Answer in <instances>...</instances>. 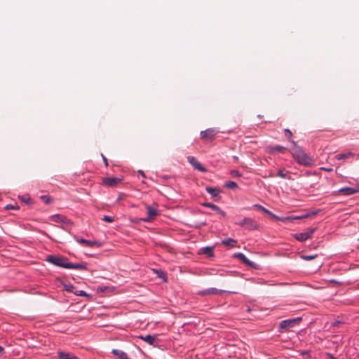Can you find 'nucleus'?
Listing matches in <instances>:
<instances>
[{"label": "nucleus", "instance_id": "nucleus-38", "mask_svg": "<svg viewBox=\"0 0 359 359\" xmlns=\"http://www.w3.org/2000/svg\"><path fill=\"white\" fill-rule=\"evenodd\" d=\"M4 352V348L0 346V354H2Z\"/></svg>", "mask_w": 359, "mask_h": 359}, {"label": "nucleus", "instance_id": "nucleus-10", "mask_svg": "<svg viewBox=\"0 0 359 359\" xmlns=\"http://www.w3.org/2000/svg\"><path fill=\"white\" fill-rule=\"evenodd\" d=\"M223 292H224V290H218L217 288L212 287V288H209V289H207V290H205L203 291H200L198 292V294H200L201 296L213 295V294H221Z\"/></svg>", "mask_w": 359, "mask_h": 359}, {"label": "nucleus", "instance_id": "nucleus-8", "mask_svg": "<svg viewBox=\"0 0 359 359\" xmlns=\"http://www.w3.org/2000/svg\"><path fill=\"white\" fill-rule=\"evenodd\" d=\"M301 320H302L301 318H297L283 320L280 324V328L287 330V329L293 327L295 324L298 323Z\"/></svg>", "mask_w": 359, "mask_h": 359}, {"label": "nucleus", "instance_id": "nucleus-21", "mask_svg": "<svg viewBox=\"0 0 359 359\" xmlns=\"http://www.w3.org/2000/svg\"><path fill=\"white\" fill-rule=\"evenodd\" d=\"M155 273L157 274L158 277L161 278L164 282H167V276L166 273L159 269V270H154Z\"/></svg>", "mask_w": 359, "mask_h": 359}, {"label": "nucleus", "instance_id": "nucleus-6", "mask_svg": "<svg viewBox=\"0 0 359 359\" xmlns=\"http://www.w3.org/2000/svg\"><path fill=\"white\" fill-rule=\"evenodd\" d=\"M217 131L213 128H209L204 131L201 132V138L206 141H212L214 138Z\"/></svg>", "mask_w": 359, "mask_h": 359}, {"label": "nucleus", "instance_id": "nucleus-34", "mask_svg": "<svg viewBox=\"0 0 359 359\" xmlns=\"http://www.w3.org/2000/svg\"><path fill=\"white\" fill-rule=\"evenodd\" d=\"M6 208L7 210H10V209H14V210H16V209H18V206H16V207H15V206H13V205H6Z\"/></svg>", "mask_w": 359, "mask_h": 359}, {"label": "nucleus", "instance_id": "nucleus-18", "mask_svg": "<svg viewBox=\"0 0 359 359\" xmlns=\"http://www.w3.org/2000/svg\"><path fill=\"white\" fill-rule=\"evenodd\" d=\"M205 189L213 198L219 197L221 193V190L217 187H207Z\"/></svg>", "mask_w": 359, "mask_h": 359}, {"label": "nucleus", "instance_id": "nucleus-11", "mask_svg": "<svg viewBox=\"0 0 359 359\" xmlns=\"http://www.w3.org/2000/svg\"><path fill=\"white\" fill-rule=\"evenodd\" d=\"M313 232V229H311L309 231H306V232L296 233L294 235V236L297 241L302 242V241H306L309 238H310Z\"/></svg>", "mask_w": 359, "mask_h": 359}, {"label": "nucleus", "instance_id": "nucleus-42", "mask_svg": "<svg viewBox=\"0 0 359 359\" xmlns=\"http://www.w3.org/2000/svg\"><path fill=\"white\" fill-rule=\"evenodd\" d=\"M358 240H359V238H358Z\"/></svg>", "mask_w": 359, "mask_h": 359}, {"label": "nucleus", "instance_id": "nucleus-36", "mask_svg": "<svg viewBox=\"0 0 359 359\" xmlns=\"http://www.w3.org/2000/svg\"><path fill=\"white\" fill-rule=\"evenodd\" d=\"M339 324H341V322L340 321H335L333 323V326L335 327V326H338Z\"/></svg>", "mask_w": 359, "mask_h": 359}, {"label": "nucleus", "instance_id": "nucleus-26", "mask_svg": "<svg viewBox=\"0 0 359 359\" xmlns=\"http://www.w3.org/2000/svg\"><path fill=\"white\" fill-rule=\"evenodd\" d=\"M41 199L46 204H48L52 201L51 198L48 196H41Z\"/></svg>", "mask_w": 359, "mask_h": 359}, {"label": "nucleus", "instance_id": "nucleus-24", "mask_svg": "<svg viewBox=\"0 0 359 359\" xmlns=\"http://www.w3.org/2000/svg\"><path fill=\"white\" fill-rule=\"evenodd\" d=\"M224 186L226 188L231 189H236L238 187L237 184L235 182H233V181H227V182H226Z\"/></svg>", "mask_w": 359, "mask_h": 359}, {"label": "nucleus", "instance_id": "nucleus-20", "mask_svg": "<svg viewBox=\"0 0 359 359\" xmlns=\"http://www.w3.org/2000/svg\"><path fill=\"white\" fill-rule=\"evenodd\" d=\"M58 357L60 358V359H79L74 355L62 351L58 352Z\"/></svg>", "mask_w": 359, "mask_h": 359}, {"label": "nucleus", "instance_id": "nucleus-4", "mask_svg": "<svg viewBox=\"0 0 359 359\" xmlns=\"http://www.w3.org/2000/svg\"><path fill=\"white\" fill-rule=\"evenodd\" d=\"M46 260L55 266L67 269L69 262L66 257L49 255L47 257Z\"/></svg>", "mask_w": 359, "mask_h": 359}, {"label": "nucleus", "instance_id": "nucleus-5", "mask_svg": "<svg viewBox=\"0 0 359 359\" xmlns=\"http://www.w3.org/2000/svg\"><path fill=\"white\" fill-rule=\"evenodd\" d=\"M76 238V241L84 245V246H86V247H89V248H94V247H96V248H99V247H101L102 245V243H101L100 241H90V240H87V239H84V238H79L78 236L75 237Z\"/></svg>", "mask_w": 359, "mask_h": 359}, {"label": "nucleus", "instance_id": "nucleus-13", "mask_svg": "<svg viewBox=\"0 0 359 359\" xmlns=\"http://www.w3.org/2000/svg\"><path fill=\"white\" fill-rule=\"evenodd\" d=\"M121 182L118 177H105L103 179V183L109 187H116Z\"/></svg>", "mask_w": 359, "mask_h": 359}, {"label": "nucleus", "instance_id": "nucleus-37", "mask_svg": "<svg viewBox=\"0 0 359 359\" xmlns=\"http://www.w3.org/2000/svg\"><path fill=\"white\" fill-rule=\"evenodd\" d=\"M22 200H23L26 203H28V201L30 200V198L29 196H27V198L26 199L25 197H23V198H22Z\"/></svg>", "mask_w": 359, "mask_h": 359}, {"label": "nucleus", "instance_id": "nucleus-2", "mask_svg": "<svg viewBox=\"0 0 359 359\" xmlns=\"http://www.w3.org/2000/svg\"><path fill=\"white\" fill-rule=\"evenodd\" d=\"M292 154L298 163L301 165H309L312 163V158L301 148L295 147L292 151Z\"/></svg>", "mask_w": 359, "mask_h": 359}, {"label": "nucleus", "instance_id": "nucleus-12", "mask_svg": "<svg viewBox=\"0 0 359 359\" xmlns=\"http://www.w3.org/2000/svg\"><path fill=\"white\" fill-rule=\"evenodd\" d=\"M187 159H188V161L189 162V163L191 165H192L194 168H196L200 171H202V172L205 171V168L196 159L195 157L188 156Z\"/></svg>", "mask_w": 359, "mask_h": 359}, {"label": "nucleus", "instance_id": "nucleus-23", "mask_svg": "<svg viewBox=\"0 0 359 359\" xmlns=\"http://www.w3.org/2000/svg\"><path fill=\"white\" fill-rule=\"evenodd\" d=\"M205 206L211 208L213 210H215V211L222 214L223 216H224V212L223 211H222L218 206H217L214 204H211V203H207V204H205Z\"/></svg>", "mask_w": 359, "mask_h": 359}, {"label": "nucleus", "instance_id": "nucleus-33", "mask_svg": "<svg viewBox=\"0 0 359 359\" xmlns=\"http://www.w3.org/2000/svg\"><path fill=\"white\" fill-rule=\"evenodd\" d=\"M285 136H287L288 138H290L292 136V133L289 129L285 130Z\"/></svg>", "mask_w": 359, "mask_h": 359}, {"label": "nucleus", "instance_id": "nucleus-17", "mask_svg": "<svg viewBox=\"0 0 359 359\" xmlns=\"http://www.w3.org/2000/svg\"><path fill=\"white\" fill-rule=\"evenodd\" d=\"M87 264L86 263H68L67 269H74L79 270H86L87 269Z\"/></svg>", "mask_w": 359, "mask_h": 359}, {"label": "nucleus", "instance_id": "nucleus-7", "mask_svg": "<svg viewBox=\"0 0 359 359\" xmlns=\"http://www.w3.org/2000/svg\"><path fill=\"white\" fill-rule=\"evenodd\" d=\"M234 257L238 258L239 260H241L243 263H244L245 265L250 266L253 269H258V265L251 261H250L243 253L238 252L234 254Z\"/></svg>", "mask_w": 359, "mask_h": 359}, {"label": "nucleus", "instance_id": "nucleus-41", "mask_svg": "<svg viewBox=\"0 0 359 359\" xmlns=\"http://www.w3.org/2000/svg\"><path fill=\"white\" fill-rule=\"evenodd\" d=\"M332 359H336L335 358H334V357H332Z\"/></svg>", "mask_w": 359, "mask_h": 359}, {"label": "nucleus", "instance_id": "nucleus-31", "mask_svg": "<svg viewBox=\"0 0 359 359\" xmlns=\"http://www.w3.org/2000/svg\"><path fill=\"white\" fill-rule=\"evenodd\" d=\"M301 257H302V258H303L304 259H306V260H312L314 259V255H309V256L302 255Z\"/></svg>", "mask_w": 359, "mask_h": 359}, {"label": "nucleus", "instance_id": "nucleus-9", "mask_svg": "<svg viewBox=\"0 0 359 359\" xmlns=\"http://www.w3.org/2000/svg\"><path fill=\"white\" fill-rule=\"evenodd\" d=\"M50 222L54 223H62L65 224H68L69 221L67 218L63 215H54L50 217Z\"/></svg>", "mask_w": 359, "mask_h": 359}, {"label": "nucleus", "instance_id": "nucleus-39", "mask_svg": "<svg viewBox=\"0 0 359 359\" xmlns=\"http://www.w3.org/2000/svg\"><path fill=\"white\" fill-rule=\"evenodd\" d=\"M72 288H74V287L71 285V286H70V287L67 288V291H72Z\"/></svg>", "mask_w": 359, "mask_h": 359}, {"label": "nucleus", "instance_id": "nucleus-15", "mask_svg": "<svg viewBox=\"0 0 359 359\" xmlns=\"http://www.w3.org/2000/svg\"><path fill=\"white\" fill-rule=\"evenodd\" d=\"M198 254L199 255H206L208 257H213L215 256L214 247L213 246H208V247L202 248L200 249Z\"/></svg>", "mask_w": 359, "mask_h": 359}, {"label": "nucleus", "instance_id": "nucleus-28", "mask_svg": "<svg viewBox=\"0 0 359 359\" xmlns=\"http://www.w3.org/2000/svg\"><path fill=\"white\" fill-rule=\"evenodd\" d=\"M278 177H281V178H286L287 177V173L285 172L284 170H280L278 172V175H277Z\"/></svg>", "mask_w": 359, "mask_h": 359}, {"label": "nucleus", "instance_id": "nucleus-3", "mask_svg": "<svg viewBox=\"0 0 359 359\" xmlns=\"http://www.w3.org/2000/svg\"><path fill=\"white\" fill-rule=\"evenodd\" d=\"M147 216L144 218L140 219V221L144 222H152L155 217L158 215V210L156 205H147L146 206Z\"/></svg>", "mask_w": 359, "mask_h": 359}, {"label": "nucleus", "instance_id": "nucleus-35", "mask_svg": "<svg viewBox=\"0 0 359 359\" xmlns=\"http://www.w3.org/2000/svg\"><path fill=\"white\" fill-rule=\"evenodd\" d=\"M102 159H103V161L104 162L105 165L108 166V161H107V158L104 156H103L102 154Z\"/></svg>", "mask_w": 359, "mask_h": 359}, {"label": "nucleus", "instance_id": "nucleus-14", "mask_svg": "<svg viewBox=\"0 0 359 359\" xmlns=\"http://www.w3.org/2000/svg\"><path fill=\"white\" fill-rule=\"evenodd\" d=\"M339 193L344 196H351L358 192V189L353 187H344L340 189Z\"/></svg>", "mask_w": 359, "mask_h": 359}, {"label": "nucleus", "instance_id": "nucleus-32", "mask_svg": "<svg viewBox=\"0 0 359 359\" xmlns=\"http://www.w3.org/2000/svg\"><path fill=\"white\" fill-rule=\"evenodd\" d=\"M274 149L278 151H280V152H282L285 150L284 147H281V146H276L274 147Z\"/></svg>", "mask_w": 359, "mask_h": 359}, {"label": "nucleus", "instance_id": "nucleus-25", "mask_svg": "<svg viewBox=\"0 0 359 359\" xmlns=\"http://www.w3.org/2000/svg\"><path fill=\"white\" fill-rule=\"evenodd\" d=\"M351 155V153H346V154H339L336 156V158L339 160L348 158Z\"/></svg>", "mask_w": 359, "mask_h": 359}, {"label": "nucleus", "instance_id": "nucleus-1", "mask_svg": "<svg viewBox=\"0 0 359 359\" xmlns=\"http://www.w3.org/2000/svg\"><path fill=\"white\" fill-rule=\"evenodd\" d=\"M255 208L257 210L263 212L269 215L272 218V222H280L282 223H294L296 221L302 219L301 217H293V216H287V217H278L272 214L270 211L264 208L260 205H255Z\"/></svg>", "mask_w": 359, "mask_h": 359}, {"label": "nucleus", "instance_id": "nucleus-29", "mask_svg": "<svg viewBox=\"0 0 359 359\" xmlns=\"http://www.w3.org/2000/svg\"><path fill=\"white\" fill-rule=\"evenodd\" d=\"M230 173L233 177H238L241 176V174L236 170H231Z\"/></svg>", "mask_w": 359, "mask_h": 359}, {"label": "nucleus", "instance_id": "nucleus-19", "mask_svg": "<svg viewBox=\"0 0 359 359\" xmlns=\"http://www.w3.org/2000/svg\"><path fill=\"white\" fill-rule=\"evenodd\" d=\"M111 353L118 358V359H130L128 356V355L122 351H120V350H117V349H113L111 351Z\"/></svg>", "mask_w": 359, "mask_h": 359}, {"label": "nucleus", "instance_id": "nucleus-22", "mask_svg": "<svg viewBox=\"0 0 359 359\" xmlns=\"http://www.w3.org/2000/svg\"><path fill=\"white\" fill-rule=\"evenodd\" d=\"M222 244L226 245V246H231L234 247L235 244L236 243V241L232 239V238H227L222 241Z\"/></svg>", "mask_w": 359, "mask_h": 359}, {"label": "nucleus", "instance_id": "nucleus-27", "mask_svg": "<svg viewBox=\"0 0 359 359\" xmlns=\"http://www.w3.org/2000/svg\"><path fill=\"white\" fill-rule=\"evenodd\" d=\"M102 219L104 222L107 223H111L114 222V217L111 216H104Z\"/></svg>", "mask_w": 359, "mask_h": 359}, {"label": "nucleus", "instance_id": "nucleus-40", "mask_svg": "<svg viewBox=\"0 0 359 359\" xmlns=\"http://www.w3.org/2000/svg\"><path fill=\"white\" fill-rule=\"evenodd\" d=\"M139 172L141 174V175H142V177H145L144 174L142 171H139Z\"/></svg>", "mask_w": 359, "mask_h": 359}, {"label": "nucleus", "instance_id": "nucleus-16", "mask_svg": "<svg viewBox=\"0 0 359 359\" xmlns=\"http://www.w3.org/2000/svg\"><path fill=\"white\" fill-rule=\"evenodd\" d=\"M141 339L144 340L147 343H148L149 345H154L155 346V344L158 341L157 337L156 336H152L150 334H148L145 337L140 336L139 337Z\"/></svg>", "mask_w": 359, "mask_h": 359}, {"label": "nucleus", "instance_id": "nucleus-30", "mask_svg": "<svg viewBox=\"0 0 359 359\" xmlns=\"http://www.w3.org/2000/svg\"><path fill=\"white\" fill-rule=\"evenodd\" d=\"M74 294L78 295V296H81V297L87 296V294L84 291H82V290L75 291Z\"/></svg>", "mask_w": 359, "mask_h": 359}]
</instances>
